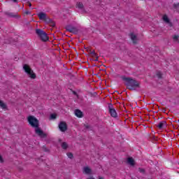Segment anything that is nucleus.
I'll return each instance as SVG.
<instances>
[{
  "instance_id": "58836bf2",
  "label": "nucleus",
  "mask_w": 179,
  "mask_h": 179,
  "mask_svg": "<svg viewBox=\"0 0 179 179\" xmlns=\"http://www.w3.org/2000/svg\"><path fill=\"white\" fill-rule=\"evenodd\" d=\"M17 59H19V58L15 57V58L14 59V61H17Z\"/></svg>"
},
{
  "instance_id": "e433bc0d",
  "label": "nucleus",
  "mask_w": 179,
  "mask_h": 179,
  "mask_svg": "<svg viewBox=\"0 0 179 179\" xmlns=\"http://www.w3.org/2000/svg\"><path fill=\"white\" fill-rule=\"evenodd\" d=\"M73 94H75L76 96H78V93L76 92H73Z\"/></svg>"
},
{
  "instance_id": "6ab92c4d",
  "label": "nucleus",
  "mask_w": 179,
  "mask_h": 179,
  "mask_svg": "<svg viewBox=\"0 0 179 179\" xmlns=\"http://www.w3.org/2000/svg\"><path fill=\"white\" fill-rule=\"evenodd\" d=\"M52 21H53L52 19H51L48 17H47L46 20H45V23H47V24H50V23L52 22Z\"/></svg>"
},
{
  "instance_id": "7ed1b4c3",
  "label": "nucleus",
  "mask_w": 179,
  "mask_h": 179,
  "mask_svg": "<svg viewBox=\"0 0 179 179\" xmlns=\"http://www.w3.org/2000/svg\"><path fill=\"white\" fill-rule=\"evenodd\" d=\"M36 34H37L38 37L41 40V41H48L49 38L47 35V33L44 31L43 29H37L36 30Z\"/></svg>"
},
{
  "instance_id": "1a4fd4ad",
  "label": "nucleus",
  "mask_w": 179,
  "mask_h": 179,
  "mask_svg": "<svg viewBox=\"0 0 179 179\" xmlns=\"http://www.w3.org/2000/svg\"><path fill=\"white\" fill-rule=\"evenodd\" d=\"M4 15H6V16H8V17H19V15H17V13H12L10 11H6L4 13Z\"/></svg>"
},
{
  "instance_id": "7c9ffc66",
  "label": "nucleus",
  "mask_w": 179,
  "mask_h": 179,
  "mask_svg": "<svg viewBox=\"0 0 179 179\" xmlns=\"http://www.w3.org/2000/svg\"><path fill=\"white\" fill-rule=\"evenodd\" d=\"M152 138L153 139V141H157V138H156L155 136H152Z\"/></svg>"
},
{
  "instance_id": "2f4dec72",
  "label": "nucleus",
  "mask_w": 179,
  "mask_h": 179,
  "mask_svg": "<svg viewBox=\"0 0 179 179\" xmlns=\"http://www.w3.org/2000/svg\"><path fill=\"white\" fill-rule=\"evenodd\" d=\"M30 13H30V11H29V10L25 11V14H26V15H30Z\"/></svg>"
},
{
  "instance_id": "c85d7f7f",
  "label": "nucleus",
  "mask_w": 179,
  "mask_h": 179,
  "mask_svg": "<svg viewBox=\"0 0 179 179\" xmlns=\"http://www.w3.org/2000/svg\"><path fill=\"white\" fill-rule=\"evenodd\" d=\"M0 162L3 163V158L2 157V156L1 155H0Z\"/></svg>"
},
{
  "instance_id": "5701e85b",
  "label": "nucleus",
  "mask_w": 179,
  "mask_h": 179,
  "mask_svg": "<svg viewBox=\"0 0 179 179\" xmlns=\"http://www.w3.org/2000/svg\"><path fill=\"white\" fill-rule=\"evenodd\" d=\"M67 156L69 159H73V154H72V152H68Z\"/></svg>"
},
{
  "instance_id": "a878e982",
  "label": "nucleus",
  "mask_w": 179,
  "mask_h": 179,
  "mask_svg": "<svg viewBox=\"0 0 179 179\" xmlns=\"http://www.w3.org/2000/svg\"><path fill=\"white\" fill-rule=\"evenodd\" d=\"M157 78H158L159 79H162V73H161L160 71H158V72L157 73Z\"/></svg>"
},
{
  "instance_id": "9d476101",
  "label": "nucleus",
  "mask_w": 179,
  "mask_h": 179,
  "mask_svg": "<svg viewBox=\"0 0 179 179\" xmlns=\"http://www.w3.org/2000/svg\"><path fill=\"white\" fill-rule=\"evenodd\" d=\"M164 22H165V23H167V24H169V26H170V27H173V23L171 22H170V19L169 18V17L167 16V15H164L162 17Z\"/></svg>"
},
{
  "instance_id": "20e7f679",
  "label": "nucleus",
  "mask_w": 179,
  "mask_h": 179,
  "mask_svg": "<svg viewBox=\"0 0 179 179\" xmlns=\"http://www.w3.org/2000/svg\"><path fill=\"white\" fill-rule=\"evenodd\" d=\"M23 69L27 75H29V78L31 79H36V74L33 72V70L27 64H24L23 65Z\"/></svg>"
},
{
  "instance_id": "4be33fe9",
  "label": "nucleus",
  "mask_w": 179,
  "mask_h": 179,
  "mask_svg": "<svg viewBox=\"0 0 179 179\" xmlns=\"http://www.w3.org/2000/svg\"><path fill=\"white\" fill-rule=\"evenodd\" d=\"M90 54L92 55V57H97V54H96V52H94V50H90Z\"/></svg>"
},
{
  "instance_id": "f03ea898",
  "label": "nucleus",
  "mask_w": 179,
  "mask_h": 179,
  "mask_svg": "<svg viewBox=\"0 0 179 179\" xmlns=\"http://www.w3.org/2000/svg\"><path fill=\"white\" fill-rule=\"evenodd\" d=\"M120 78L122 80L126 82L124 85L127 87L129 90H136L137 88L141 87V83L132 78L127 77L125 76H122Z\"/></svg>"
},
{
  "instance_id": "2eb2a0df",
  "label": "nucleus",
  "mask_w": 179,
  "mask_h": 179,
  "mask_svg": "<svg viewBox=\"0 0 179 179\" xmlns=\"http://www.w3.org/2000/svg\"><path fill=\"white\" fill-rule=\"evenodd\" d=\"M127 163L128 164H130V166H135V160L132 157H129L127 159Z\"/></svg>"
},
{
  "instance_id": "4468645a",
  "label": "nucleus",
  "mask_w": 179,
  "mask_h": 179,
  "mask_svg": "<svg viewBox=\"0 0 179 179\" xmlns=\"http://www.w3.org/2000/svg\"><path fill=\"white\" fill-rule=\"evenodd\" d=\"M75 115H76L78 118H82V117H83V113L80 110L76 109L75 110Z\"/></svg>"
},
{
  "instance_id": "473e14b6",
  "label": "nucleus",
  "mask_w": 179,
  "mask_h": 179,
  "mask_svg": "<svg viewBox=\"0 0 179 179\" xmlns=\"http://www.w3.org/2000/svg\"><path fill=\"white\" fill-rule=\"evenodd\" d=\"M92 61H95V62H97L99 61V57H96L95 59H92Z\"/></svg>"
},
{
  "instance_id": "f3484780",
  "label": "nucleus",
  "mask_w": 179,
  "mask_h": 179,
  "mask_svg": "<svg viewBox=\"0 0 179 179\" xmlns=\"http://www.w3.org/2000/svg\"><path fill=\"white\" fill-rule=\"evenodd\" d=\"M84 171H85V174H90L92 173V169H90V168L86 166L84 168Z\"/></svg>"
},
{
  "instance_id": "412c9836",
  "label": "nucleus",
  "mask_w": 179,
  "mask_h": 179,
  "mask_svg": "<svg viewBox=\"0 0 179 179\" xmlns=\"http://www.w3.org/2000/svg\"><path fill=\"white\" fill-rule=\"evenodd\" d=\"M12 42V38H10V39H5L4 40V43L5 44H10V43Z\"/></svg>"
},
{
  "instance_id": "c756f323",
  "label": "nucleus",
  "mask_w": 179,
  "mask_h": 179,
  "mask_svg": "<svg viewBox=\"0 0 179 179\" xmlns=\"http://www.w3.org/2000/svg\"><path fill=\"white\" fill-rule=\"evenodd\" d=\"M85 127L86 129H90V125L85 124Z\"/></svg>"
},
{
  "instance_id": "f257e3e1",
  "label": "nucleus",
  "mask_w": 179,
  "mask_h": 179,
  "mask_svg": "<svg viewBox=\"0 0 179 179\" xmlns=\"http://www.w3.org/2000/svg\"><path fill=\"white\" fill-rule=\"evenodd\" d=\"M27 121L32 128H35V134L36 135L42 138H47V134L40 129L38 120L36 117L30 115L27 117Z\"/></svg>"
},
{
  "instance_id": "6e6552de",
  "label": "nucleus",
  "mask_w": 179,
  "mask_h": 179,
  "mask_svg": "<svg viewBox=\"0 0 179 179\" xmlns=\"http://www.w3.org/2000/svg\"><path fill=\"white\" fill-rule=\"evenodd\" d=\"M76 8H78V9H80V13H86V10H85V6H83V3H82L81 2H78L76 3Z\"/></svg>"
},
{
  "instance_id": "aec40b11",
  "label": "nucleus",
  "mask_w": 179,
  "mask_h": 179,
  "mask_svg": "<svg viewBox=\"0 0 179 179\" xmlns=\"http://www.w3.org/2000/svg\"><path fill=\"white\" fill-rule=\"evenodd\" d=\"M138 171L141 174L145 175L146 174V171L143 168H138Z\"/></svg>"
},
{
  "instance_id": "dca6fc26",
  "label": "nucleus",
  "mask_w": 179,
  "mask_h": 179,
  "mask_svg": "<svg viewBox=\"0 0 179 179\" xmlns=\"http://www.w3.org/2000/svg\"><path fill=\"white\" fill-rule=\"evenodd\" d=\"M0 107L3 110H6L8 108V106L5 103H3L1 100H0Z\"/></svg>"
},
{
  "instance_id": "72a5a7b5",
  "label": "nucleus",
  "mask_w": 179,
  "mask_h": 179,
  "mask_svg": "<svg viewBox=\"0 0 179 179\" xmlns=\"http://www.w3.org/2000/svg\"><path fill=\"white\" fill-rule=\"evenodd\" d=\"M178 5H179V3H178V4H173V6H174V8H178Z\"/></svg>"
},
{
  "instance_id": "f704fd0d",
  "label": "nucleus",
  "mask_w": 179,
  "mask_h": 179,
  "mask_svg": "<svg viewBox=\"0 0 179 179\" xmlns=\"http://www.w3.org/2000/svg\"><path fill=\"white\" fill-rule=\"evenodd\" d=\"M85 48V50H87V52H90L91 50H89V48Z\"/></svg>"
},
{
  "instance_id": "39448f33",
  "label": "nucleus",
  "mask_w": 179,
  "mask_h": 179,
  "mask_svg": "<svg viewBox=\"0 0 179 179\" xmlns=\"http://www.w3.org/2000/svg\"><path fill=\"white\" fill-rule=\"evenodd\" d=\"M66 31H69V33H72L73 34H78L79 33V29L78 27L73 26V25H67L66 27Z\"/></svg>"
},
{
  "instance_id": "a211bd4d",
  "label": "nucleus",
  "mask_w": 179,
  "mask_h": 179,
  "mask_svg": "<svg viewBox=\"0 0 179 179\" xmlns=\"http://www.w3.org/2000/svg\"><path fill=\"white\" fill-rule=\"evenodd\" d=\"M62 148L64 150L68 149V143H66V142H63L62 143Z\"/></svg>"
},
{
  "instance_id": "ea45409f",
  "label": "nucleus",
  "mask_w": 179,
  "mask_h": 179,
  "mask_svg": "<svg viewBox=\"0 0 179 179\" xmlns=\"http://www.w3.org/2000/svg\"><path fill=\"white\" fill-rule=\"evenodd\" d=\"M59 142L61 143V142H62V140L61 138H59Z\"/></svg>"
},
{
  "instance_id": "a19ab883",
  "label": "nucleus",
  "mask_w": 179,
  "mask_h": 179,
  "mask_svg": "<svg viewBox=\"0 0 179 179\" xmlns=\"http://www.w3.org/2000/svg\"><path fill=\"white\" fill-rule=\"evenodd\" d=\"M99 179H103V177L99 176Z\"/></svg>"
},
{
  "instance_id": "b1692460",
  "label": "nucleus",
  "mask_w": 179,
  "mask_h": 179,
  "mask_svg": "<svg viewBox=\"0 0 179 179\" xmlns=\"http://www.w3.org/2000/svg\"><path fill=\"white\" fill-rule=\"evenodd\" d=\"M57 119V115L56 114H51L50 115V120H56Z\"/></svg>"
},
{
  "instance_id": "423d86ee",
  "label": "nucleus",
  "mask_w": 179,
  "mask_h": 179,
  "mask_svg": "<svg viewBox=\"0 0 179 179\" xmlns=\"http://www.w3.org/2000/svg\"><path fill=\"white\" fill-rule=\"evenodd\" d=\"M108 108L109 114H110V115L113 118H117V117H118L117 114V111L115 110V108H114V105H113V103H108Z\"/></svg>"
},
{
  "instance_id": "393cba45",
  "label": "nucleus",
  "mask_w": 179,
  "mask_h": 179,
  "mask_svg": "<svg viewBox=\"0 0 179 179\" xmlns=\"http://www.w3.org/2000/svg\"><path fill=\"white\" fill-rule=\"evenodd\" d=\"M173 41H178L179 36L178 35H174L173 36Z\"/></svg>"
},
{
  "instance_id": "ddd939ff",
  "label": "nucleus",
  "mask_w": 179,
  "mask_h": 179,
  "mask_svg": "<svg viewBox=\"0 0 179 179\" xmlns=\"http://www.w3.org/2000/svg\"><path fill=\"white\" fill-rule=\"evenodd\" d=\"M130 37L134 44L138 43V38L136 37V35H135L134 34H131Z\"/></svg>"
},
{
  "instance_id": "f8f14e48",
  "label": "nucleus",
  "mask_w": 179,
  "mask_h": 179,
  "mask_svg": "<svg viewBox=\"0 0 179 179\" xmlns=\"http://www.w3.org/2000/svg\"><path fill=\"white\" fill-rule=\"evenodd\" d=\"M38 17H39L40 20H44L45 22L48 17L45 13L41 12L38 13Z\"/></svg>"
},
{
  "instance_id": "0eeeda50",
  "label": "nucleus",
  "mask_w": 179,
  "mask_h": 179,
  "mask_svg": "<svg viewBox=\"0 0 179 179\" xmlns=\"http://www.w3.org/2000/svg\"><path fill=\"white\" fill-rule=\"evenodd\" d=\"M59 129L61 132H65L68 130V124L65 122H60L59 123Z\"/></svg>"
},
{
  "instance_id": "c9c22d12",
  "label": "nucleus",
  "mask_w": 179,
  "mask_h": 179,
  "mask_svg": "<svg viewBox=\"0 0 179 179\" xmlns=\"http://www.w3.org/2000/svg\"><path fill=\"white\" fill-rule=\"evenodd\" d=\"M14 3H17V0H11Z\"/></svg>"
},
{
  "instance_id": "9b49d317",
  "label": "nucleus",
  "mask_w": 179,
  "mask_h": 179,
  "mask_svg": "<svg viewBox=\"0 0 179 179\" xmlns=\"http://www.w3.org/2000/svg\"><path fill=\"white\" fill-rule=\"evenodd\" d=\"M166 127H167V123L166 121H162L158 124H157V127L159 128V129H163Z\"/></svg>"
},
{
  "instance_id": "cd10ccee",
  "label": "nucleus",
  "mask_w": 179,
  "mask_h": 179,
  "mask_svg": "<svg viewBox=\"0 0 179 179\" xmlns=\"http://www.w3.org/2000/svg\"><path fill=\"white\" fill-rule=\"evenodd\" d=\"M49 24H50V26H52V27H55V22H54V20H53Z\"/></svg>"
},
{
  "instance_id": "4c0bfd02",
  "label": "nucleus",
  "mask_w": 179,
  "mask_h": 179,
  "mask_svg": "<svg viewBox=\"0 0 179 179\" xmlns=\"http://www.w3.org/2000/svg\"><path fill=\"white\" fill-rule=\"evenodd\" d=\"M29 6V8H31V3H30L29 2H28Z\"/></svg>"
},
{
  "instance_id": "79ce46f5",
  "label": "nucleus",
  "mask_w": 179,
  "mask_h": 179,
  "mask_svg": "<svg viewBox=\"0 0 179 179\" xmlns=\"http://www.w3.org/2000/svg\"><path fill=\"white\" fill-rule=\"evenodd\" d=\"M24 1H27V0H24Z\"/></svg>"
},
{
  "instance_id": "bb28decb",
  "label": "nucleus",
  "mask_w": 179,
  "mask_h": 179,
  "mask_svg": "<svg viewBox=\"0 0 179 179\" xmlns=\"http://www.w3.org/2000/svg\"><path fill=\"white\" fill-rule=\"evenodd\" d=\"M43 152H50V150H48V148H47L45 146L43 147Z\"/></svg>"
}]
</instances>
